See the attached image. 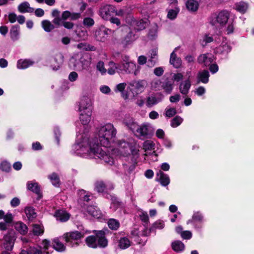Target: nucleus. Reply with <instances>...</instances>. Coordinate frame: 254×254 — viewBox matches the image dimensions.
Returning a JSON list of instances; mask_svg holds the SVG:
<instances>
[{"mask_svg": "<svg viewBox=\"0 0 254 254\" xmlns=\"http://www.w3.org/2000/svg\"><path fill=\"white\" fill-rule=\"evenodd\" d=\"M114 146L115 147V148L113 149V151L115 153H117V155L125 156H127V154H129V151L130 149L127 142L120 140L116 142Z\"/></svg>", "mask_w": 254, "mask_h": 254, "instance_id": "obj_7", "label": "nucleus"}, {"mask_svg": "<svg viewBox=\"0 0 254 254\" xmlns=\"http://www.w3.org/2000/svg\"><path fill=\"white\" fill-rule=\"evenodd\" d=\"M203 222V216L199 212H194L191 219L187 221V224L192 223L195 229L201 228V226H198L197 224H201Z\"/></svg>", "mask_w": 254, "mask_h": 254, "instance_id": "obj_15", "label": "nucleus"}, {"mask_svg": "<svg viewBox=\"0 0 254 254\" xmlns=\"http://www.w3.org/2000/svg\"><path fill=\"white\" fill-rule=\"evenodd\" d=\"M15 228L21 234L25 235L27 233L28 228L27 226L22 222H18L15 224Z\"/></svg>", "mask_w": 254, "mask_h": 254, "instance_id": "obj_42", "label": "nucleus"}, {"mask_svg": "<svg viewBox=\"0 0 254 254\" xmlns=\"http://www.w3.org/2000/svg\"><path fill=\"white\" fill-rule=\"evenodd\" d=\"M84 233L77 231L70 232L64 234L63 236L65 241L69 243L72 247H77L79 245V242H73V241H78L84 237Z\"/></svg>", "mask_w": 254, "mask_h": 254, "instance_id": "obj_5", "label": "nucleus"}, {"mask_svg": "<svg viewBox=\"0 0 254 254\" xmlns=\"http://www.w3.org/2000/svg\"><path fill=\"white\" fill-rule=\"evenodd\" d=\"M130 86L133 87L137 93L142 92L146 85L144 80L134 81L129 83Z\"/></svg>", "mask_w": 254, "mask_h": 254, "instance_id": "obj_27", "label": "nucleus"}, {"mask_svg": "<svg viewBox=\"0 0 254 254\" xmlns=\"http://www.w3.org/2000/svg\"><path fill=\"white\" fill-rule=\"evenodd\" d=\"M209 73L207 70H203L198 72L197 75V82L207 83L209 81Z\"/></svg>", "mask_w": 254, "mask_h": 254, "instance_id": "obj_31", "label": "nucleus"}, {"mask_svg": "<svg viewBox=\"0 0 254 254\" xmlns=\"http://www.w3.org/2000/svg\"><path fill=\"white\" fill-rule=\"evenodd\" d=\"M123 123L124 125L132 132L134 131L136 127H137V123L129 116H126L123 119Z\"/></svg>", "mask_w": 254, "mask_h": 254, "instance_id": "obj_21", "label": "nucleus"}, {"mask_svg": "<svg viewBox=\"0 0 254 254\" xmlns=\"http://www.w3.org/2000/svg\"><path fill=\"white\" fill-rule=\"evenodd\" d=\"M86 211L89 215L96 219L101 218L103 216L102 212L97 206H89L87 207Z\"/></svg>", "mask_w": 254, "mask_h": 254, "instance_id": "obj_25", "label": "nucleus"}, {"mask_svg": "<svg viewBox=\"0 0 254 254\" xmlns=\"http://www.w3.org/2000/svg\"><path fill=\"white\" fill-rule=\"evenodd\" d=\"M50 181L52 184L55 186V187L58 188L60 187L61 185V182L60 180V178L59 175L54 173H53L50 177Z\"/></svg>", "mask_w": 254, "mask_h": 254, "instance_id": "obj_44", "label": "nucleus"}, {"mask_svg": "<svg viewBox=\"0 0 254 254\" xmlns=\"http://www.w3.org/2000/svg\"><path fill=\"white\" fill-rule=\"evenodd\" d=\"M35 62L30 59H20L17 61V67L18 69H25L34 64Z\"/></svg>", "mask_w": 254, "mask_h": 254, "instance_id": "obj_29", "label": "nucleus"}, {"mask_svg": "<svg viewBox=\"0 0 254 254\" xmlns=\"http://www.w3.org/2000/svg\"><path fill=\"white\" fill-rule=\"evenodd\" d=\"M27 189L36 194L39 199L42 196L41 189L38 184L34 181H28L27 183Z\"/></svg>", "mask_w": 254, "mask_h": 254, "instance_id": "obj_18", "label": "nucleus"}, {"mask_svg": "<svg viewBox=\"0 0 254 254\" xmlns=\"http://www.w3.org/2000/svg\"><path fill=\"white\" fill-rule=\"evenodd\" d=\"M126 83H121L117 85L115 89L116 91H119L122 93V97L125 99H127L128 98V96L127 94H125L123 92L126 87Z\"/></svg>", "mask_w": 254, "mask_h": 254, "instance_id": "obj_47", "label": "nucleus"}, {"mask_svg": "<svg viewBox=\"0 0 254 254\" xmlns=\"http://www.w3.org/2000/svg\"><path fill=\"white\" fill-rule=\"evenodd\" d=\"M52 246L53 248L58 252H63L65 250V246L58 238H56L53 240Z\"/></svg>", "mask_w": 254, "mask_h": 254, "instance_id": "obj_34", "label": "nucleus"}, {"mask_svg": "<svg viewBox=\"0 0 254 254\" xmlns=\"http://www.w3.org/2000/svg\"><path fill=\"white\" fill-rule=\"evenodd\" d=\"M117 130L113 124H106L101 126L98 138L89 140L86 133H78L75 143L72 147V151L77 155L90 158L100 159L105 163L112 165L114 159L107 153V148L115 141Z\"/></svg>", "mask_w": 254, "mask_h": 254, "instance_id": "obj_1", "label": "nucleus"}, {"mask_svg": "<svg viewBox=\"0 0 254 254\" xmlns=\"http://www.w3.org/2000/svg\"><path fill=\"white\" fill-rule=\"evenodd\" d=\"M17 9L20 13H33L34 11V8L30 7V4L27 1L21 3L18 6Z\"/></svg>", "mask_w": 254, "mask_h": 254, "instance_id": "obj_30", "label": "nucleus"}, {"mask_svg": "<svg viewBox=\"0 0 254 254\" xmlns=\"http://www.w3.org/2000/svg\"><path fill=\"white\" fill-rule=\"evenodd\" d=\"M151 128L150 124L143 123L140 126L137 125V127L133 132L139 138L144 139L151 134Z\"/></svg>", "mask_w": 254, "mask_h": 254, "instance_id": "obj_6", "label": "nucleus"}, {"mask_svg": "<svg viewBox=\"0 0 254 254\" xmlns=\"http://www.w3.org/2000/svg\"><path fill=\"white\" fill-rule=\"evenodd\" d=\"M0 169L3 171L8 172L11 170L10 164L7 161L2 162L0 165Z\"/></svg>", "mask_w": 254, "mask_h": 254, "instance_id": "obj_53", "label": "nucleus"}, {"mask_svg": "<svg viewBox=\"0 0 254 254\" xmlns=\"http://www.w3.org/2000/svg\"><path fill=\"white\" fill-rule=\"evenodd\" d=\"M79 195L81 199H82L84 201L88 202L89 200H90L91 195L89 193L86 192L84 190H80L79 191Z\"/></svg>", "mask_w": 254, "mask_h": 254, "instance_id": "obj_56", "label": "nucleus"}, {"mask_svg": "<svg viewBox=\"0 0 254 254\" xmlns=\"http://www.w3.org/2000/svg\"><path fill=\"white\" fill-rule=\"evenodd\" d=\"M214 60V56L211 53L200 55L197 59L199 64H203L205 66H209Z\"/></svg>", "mask_w": 254, "mask_h": 254, "instance_id": "obj_17", "label": "nucleus"}, {"mask_svg": "<svg viewBox=\"0 0 254 254\" xmlns=\"http://www.w3.org/2000/svg\"><path fill=\"white\" fill-rule=\"evenodd\" d=\"M71 61L75 62L74 64V68L78 70L87 69L91 65V58L87 54L84 55L78 61L74 59H72Z\"/></svg>", "mask_w": 254, "mask_h": 254, "instance_id": "obj_8", "label": "nucleus"}, {"mask_svg": "<svg viewBox=\"0 0 254 254\" xmlns=\"http://www.w3.org/2000/svg\"><path fill=\"white\" fill-rule=\"evenodd\" d=\"M213 41V38L209 35L205 34L202 38L201 44L203 46H205L207 44L212 42Z\"/></svg>", "mask_w": 254, "mask_h": 254, "instance_id": "obj_54", "label": "nucleus"}, {"mask_svg": "<svg viewBox=\"0 0 254 254\" xmlns=\"http://www.w3.org/2000/svg\"><path fill=\"white\" fill-rule=\"evenodd\" d=\"M130 245L129 240L127 238H122L119 240V246L122 249H125L129 247Z\"/></svg>", "mask_w": 254, "mask_h": 254, "instance_id": "obj_46", "label": "nucleus"}, {"mask_svg": "<svg viewBox=\"0 0 254 254\" xmlns=\"http://www.w3.org/2000/svg\"><path fill=\"white\" fill-rule=\"evenodd\" d=\"M93 110V100L88 96H83L79 103V110L91 111Z\"/></svg>", "mask_w": 254, "mask_h": 254, "instance_id": "obj_11", "label": "nucleus"}, {"mask_svg": "<svg viewBox=\"0 0 254 254\" xmlns=\"http://www.w3.org/2000/svg\"><path fill=\"white\" fill-rule=\"evenodd\" d=\"M138 151L139 150L137 149H133L131 150V154H129V157L133 158L132 162L133 163H136V159L138 157Z\"/></svg>", "mask_w": 254, "mask_h": 254, "instance_id": "obj_61", "label": "nucleus"}, {"mask_svg": "<svg viewBox=\"0 0 254 254\" xmlns=\"http://www.w3.org/2000/svg\"><path fill=\"white\" fill-rule=\"evenodd\" d=\"M178 48H176L174 51L171 53L170 55V63L173 66L178 68L181 67L182 65V60L180 58L177 57L175 53V52L177 50Z\"/></svg>", "mask_w": 254, "mask_h": 254, "instance_id": "obj_28", "label": "nucleus"}, {"mask_svg": "<svg viewBox=\"0 0 254 254\" xmlns=\"http://www.w3.org/2000/svg\"><path fill=\"white\" fill-rule=\"evenodd\" d=\"M86 245L90 248H96L97 247V237L94 236H90L85 239Z\"/></svg>", "mask_w": 254, "mask_h": 254, "instance_id": "obj_39", "label": "nucleus"}, {"mask_svg": "<svg viewBox=\"0 0 254 254\" xmlns=\"http://www.w3.org/2000/svg\"><path fill=\"white\" fill-rule=\"evenodd\" d=\"M79 119L83 125H88L91 120L92 112L91 111L79 110Z\"/></svg>", "mask_w": 254, "mask_h": 254, "instance_id": "obj_20", "label": "nucleus"}, {"mask_svg": "<svg viewBox=\"0 0 254 254\" xmlns=\"http://www.w3.org/2000/svg\"><path fill=\"white\" fill-rule=\"evenodd\" d=\"M97 247L105 248L108 245V241L105 236V232L99 231L96 233Z\"/></svg>", "mask_w": 254, "mask_h": 254, "instance_id": "obj_23", "label": "nucleus"}, {"mask_svg": "<svg viewBox=\"0 0 254 254\" xmlns=\"http://www.w3.org/2000/svg\"><path fill=\"white\" fill-rule=\"evenodd\" d=\"M154 143L151 140H146L143 143V149L145 150H152L154 149Z\"/></svg>", "mask_w": 254, "mask_h": 254, "instance_id": "obj_50", "label": "nucleus"}, {"mask_svg": "<svg viewBox=\"0 0 254 254\" xmlns=\"http://www.w3.org/2000/svg\"><path fill=\"white\" fill-rule=\"evenodd\" d=\"M87 12H88V15L90 17H85L83 19L82 24L85 27L90 28L95 24L94 20L91 17L94 15V12L91 8H89Z\"/></svg>", "mask_w": 254, "mask_h": 254, "instance_id": "obj_24", "label": "nucleus"}, {"mask_svg": "<svg viewBox=\"0 0 254 254\" xmlns=\"http://www.w3.org/2000/svg\"><path fill=\"white\" fill-rule=\"evenodd\" d=\"M172 248L174 251L180 252L184 250L185 246L182 242L176 241L172 243Z\"/></svg>", "mask_w": 254, "mask_h": 254, "instance_id": "obj_41", "label": "nucleus"}, {"mask_svg": "<svg viewBox=\"0 0 254 254\" xmlns=\"http://www.w3.org/2000/svg\"><path fill=\"white\" fill-rule=\"evenodd\" d=\"M222 41L220 46L216 48V52L221 54H227L231 50V47L228 43L225 38L222 37Z\"/></svg>", "mask_w": 254, "mask_h": 254, "instance_id": "obj_19", "label": "nucleus"}, {"mask_svg": "<svg viewBox=\"0 0 254 254\" xmlns=\"http://www.w3.org/2000/svg\"><path fill=\"white\" fill-rule=\"evenodd\" d=\"M209 23L213 26L225 27L227 34L233 33L235 29V18L231 16L230 12L227 10H222L212 14Z\"/></svg>", "mask_w": 254, "mask_h": 254, "instance_id": "obj_2", "label": "nucleus"}, {"mask_svg": "<svg viewBox=\"0 0 254 254\" xmlns=\"http://www.w3.org/2000/svg\"><path fill=\"white\" fill-rule=\"evenodd\" d=\"M54 133L55 137L56 139L57 145L60 144L59 136L61 135V132L59 128L58 127H55L54 129Z\"/></svg>", "mask_w": 254, "mask_h": 254, "instance_id": "obj_60", "label": "nucleus"}, {"mask_svg": "<svg viewBox=\"0 0 254 254\" xmlns=\"http://www.w3.org/2000/svg\"><path fill=\"white\" fill-rule=\"evenodd\" d=\"M156 180L159 181L163 186H167L170 183L169 176L164 174L161 171H159L157 173Z\"/></svg>", "mask_w": 254, "mask_h": 254, "instance_id": "obj_26", "label": "nucleus"}, {"mask_svg": "<svg viewBox=\"0 0 254 254\" xmlns=\"http://www.w3.org/2000/svg\"><path fill=\"white\" fill-rule=\"evenodd\" d=\"M191 83L190 79H187L184 82H182L179 86L180 92L184 95H187L190 89Z\"/></svg>", "mask_w": 254, "mask_h": 254, "instance_id": "obj_33", "label": "nucleus"}, {"mask_svg": "<svg viewBox=\"0 0 254 254\" xmlns=\"http://www.w3.org/2000/svg\"><path fill=\"white\" fill-rule=\"evenodd\" d=\"M64 57L59 52H57L54 56L52 57L51 60V66L54 70H58L62 63L63 62Z\"/></svg>", "mask_w": 254, "mask_h": 254, "instance_id": "obj_13", "label": "nucleus"}, {"mask_svg": "<svg viewBox=\"0 0 254 254\" xmlns=\"http://www.w3.org/2000/svg\"><path fill=\"white\" fill-rule=\"evenodd\" d=\"M77 47L80 50H84L86 51H92L93 50V49H94V47L93 46H91V47H90L89 45H87L84 43L78 44L77 46Z\"/></svg>", "mask_w": 254, "mask_h": 254, "instance_id": "obj_59", "label": "nucleus"}, {"mask_svg": "<svg viewBox=\"0 0 254 254\" xmlns=\"http://www.w3.org/2000/svg\"><path fill=\"white\" fill-rule=\"evenodd\" d=\"M78 76V74L75 71H72L69 73L68 75V79L71 82H73L76 80Z\"/></svg>", "mask_w": 254, "mask_h": 254, "instance_id": "obj_63", "label": "nucleus"}, {"mask_svg": "<svg viewBox=\"0 0 254 254\" xmlns=\"http://www.w3.org/2000/svg\"><path fill=\"white\" fill-rule=\"evenodd\" d=\"M114 186L112 184H105L102 181H97L95 184V189L98 192H103L108 190H112Z\"/></svg>", "mask_w": 254, "mask_h": 254, "instance_id": "obj_22", "label": "nucleus"}, {"mask_svg": "<svg viewBox=\"0 0 254 254\" xmlns=\"http://www.w3.org/2000/svg\"><path fill=\"white\" fill-rule=\"evenodd\" d=\"M33 232L35 235H40L43 233V231L41 227L37 224H35L33 226Z\"/></svg>", "mask_w": 254, "mask_h": 254, "instance_id": "obj_58", "label": "nucleus"}, {"mask_svg": "<svg viewBox=\"0 0 254 254\" xmlns=\"http://www.w3.org/2000/svg\"><path fill=\"white\" fill-rule=\"evenodd\" d=\"M181 237L184 239H190L192 237V234L190 231H184L181 233Z\"/></svg>", "mask_w": 254, "mask_h": 254, "instance_id": "obj_62", "label": "nucleus"}, {"mask_svg": "<svg viewBox=\"0 0 254 254\" xmlns=\"http://www.w3.org/2000/svg\"><path fill=\"white\" fill-rule=\"evenodd\" d=\"M54 23L58 26L63 25L65 28L69 29L72 28L73 27V23L64 21L60 18H55L54 19Z\"/></svg>", "mask_w": 254, "mask_h": 254, "instance_id": "obj_40", "label": "nucleus"}, {"mask_svg": "<svg viewBox=\"0 0 254 254\" xmlns=\"http://www.w3.org/2000/svg\"><path fill=\"white\" fill-rule=\"evenodd\" d=\"M139 217L142 222H143L145 225H147L149 222V217L147 212H141L139 214Z\"/></svg>", "mask_w": 254, "mask_h": 254, "instance_id": "obj_57", "label": "nucleus"}, {"mask_svg": "<svg viewBox=\"0 0 254 254\" xmlns=\"http://www.w3.org/2000/svg\"><path fill=\"white\" fill-rule=\"evenodd\" d=\"M183 119L179 117L176 116L171 121V126L173 127H176L183 122Z\"/></svg>", "mask_w": 254, "mask_h": 254, "instance_id": "obj_49", "label": "nucleus"}, {"mask_svg": "<svg viewBox=\"0 0 254 254\" xmlns=\"http://www.w3.org/2000/svg\"><path fill=\"white\" fill-rule=\"evenodd\" d=\"M131 25L135 30L139 31L145 28L146 23L142 19L139 20H134L132 21Z\"/></svg>", "mask_w": 254, "mask_h": 254, "instance_id": "obj_35", "label": "nucleus"}, {"mask_svg": "<svg viewBox=\"0 0 254 254\" xmlns=\"http://www.w3.org/2000/svg\"><path fill=\"white\" fill-rule=\"evenodd\" d=\"M25 213L28 219L30 221H32L33 219L35 218L37 216L34 209L31 207H26L25 209Z\"/></svg>", "mask_w": 254, "mask_h": 254, "instance_id": "obj_43", "label": "nucleus"}, {"mask_svg": "<svg viewBox=\"0 0 254 254\" xmlns=\"http://www.w3.org/2000/svg\"><path fill=\"white\" fill-rule=\"evenodd\" d=\"M164 226L165 224L164 222L161 220H158L152 224L149 230H148L146 228H144L141 235L147 236L149 234L150 232L155 231L156 229H162Z\"/></svg>", "mask_w": 254, "mask_h": 254, "instance_id": "obj_16", "label": "nucleus"}, {"mask_svg": "<svg viewBox=\"0 0 254 254\" xmlns=\"http://www.w3.org/2000/svg\"><path fill=\"white\" fill-rule=\"evenodd\" d=\"M109 67L108 69L107 72L110 75H113L116 72V70H117L118 73H121L120 71V64H116L113 62H110L109 63Z\"/></svg>", "mask_w": 254, "mask_h": 254, "instance_id": "obj_37", "label": "nucleus"}, {"mask_svg": "<svg viewBox=\"0 0 254 254\" xmlns=\"http://www.w3.org/2000/svg\"><path fill=\"white\" fill-rule=\"evenodd\" d=\"M115 7L111 5H104L99 9V15L104 20H109L115 13Z\"/></svg>", "mask_w": 254, "mask_h": 254, "instance_id": "obj_10", "label": "nucleus"}, {"mask_svg": "<svg viewBox=\"0 0 254 254\" xmlns=\"http://www.w3.org/2000/svg\"><path fill=\"white\" fill-rule=\"evenodd\" d=\"M3 219H4L5 223H10L12 221L13 216L11 213H7L6 214H5Z\"/></svg>", "mask_w": 254, "mask_h": 254, "instance_id": "obj_64", "label": "nucleus"}, {"mask_svg": "<svg viewBox=\"0 0 254 254\" xmlns=\"http://www.w3.org/2000/svg\"><path fill=\"white\" fill-rule=\"evenodd\" d=\"M114 31L111 29L104 25H101L94 30L93 36L97 41L105 42L108 40L110 35Z\"/></svg>", "mask_w": 254, "mask_h": 254, "instance_id": "obj_4", "label": "nucleus"}, {"mask_svg": "<svg viewBox=\"0 0 254 254\" xmlns=\"http://www.w3.org/2000/svg\"><path fill=\"white\" fill-rule=\"evenodd\" d=\"M163 87L165 91L167 93L170 94L173 90V83L171 81H167L164 84Z\"/></svg>", "mask_w": 254, "mask_h": 254, "instance_id": "obj_51", "label": "nucleus"}, {"mask_svg": "<svg viewBox=\"0 0 254 254\" xmlns=\"http://www.w3.org/2000/svg\"><path fill=\"white\" fill-rule=\"evenodd\" d=\"M54 216L57 220L61 222H65L70 219L71 215L65 209H59L55 211Z\"/></svg>", "mask_w": 254, "mask_h": 254, "instance_id": "obj_12", "label": "nucleus"}, {"mask_svg": "<svg viewBox=\"0 0 254 254\" xmlns=\"http://www.w3.org/2000/svg\"><path fill=\"white\" fill-rule=\"evenodd\" d=\"M120 64V71L121 73H133L136 75L139 71L140 67L129 59V57L127 55L122 56V63Z\"/></svg>", "mask_w": 254, "mask_h": 254, "instance_id": "obj_3", "label": "nucleus"}, {"mask_svg": "<svg viewBox=\"0 0 254 254\" xmlns=\"http://www.w3.org/2000/svg\"><path fill=\"white\" fill-rule=\"evenodd\" d=\"M15 240L16 236L15 231L14 230H10L4 237V242L3 244L4 248L6 251L12 250Z\"/></svg>", "mask_w": 254, "mask_h": 254, "instance_id": "obj_9", "label": "nucleus"}, {"mask_svg": "<svg viewBox=\"0 0 254 254\" xmlns=\"http://www.w3.org/2000/svg\"><path fill=\"white\" fill-rule=\"evenodd\" d=\"M248 8V4L244 1H240L235 4V9L240 13H244Z\"/></svg>", "mask_w": 254, "mask_h": 254, "instance_id": "obj_38", "label": "nucleus"}, {"mask_svg": "<svg viewBox=\"0 0 254 254\" xmlns=\"http://www.w3.org/2000/svg\"><path fill=\"white\" fill-rule=\"evenodd\" d=\"M187 9L191 12L196 11L198 8L199 4L195 0H188L186 3Z\"/></svg>", "mask_w": 254, "mask_h": 254, "instance_id": "obj_36", "label": "nucleus"}, {"mask_svg": "<svg viewBox=\"0 0 254 254\" xmlns=\"http://www.w3.org/2000/svg\"><path fill=\"white\" fill-rule=\"evenodd\" d=\"M176 110L175 108H167L165 109V116L171 118L176 114Z\"/></svg>", "mask_w": 254, "mask_h": 254, "instance_id": "obj_55", "label": "nucleus"}, {"mask_svg": "<svg viewBox=\"0 0 254 254\" xmlns=\"http://www.w3.org/2000/svg\"><path fill=\"white\" fill-rule=\"evenodd\" d=\"M164 96L163 94L159 93L152 94L147 98L146 106L148 107H151L161 102Z\"/></svg>", "mask_w": 254, "mask_h": 254, "instance_id": "obj_14", "label": "nucleus"}, {"mask_svg": "<svg viewBox=\"0 0 254 254\" xmlns=\"http://www.w3.org/2000/svg\"><path fill=\"white\" fill-rule=\"evenodd\" d=\"M109 227L114 230H117L120 225L119 222L115 219H110L108 222Z\"/></svg>", "mask_w": 254, "mask_h": 254, "instance_id": "obj_45", "label": "nucleus"}, {"mask_svg": "<svg viewBox=\"0 0 254 254\" xmlns=\"http://www.w3.org/2000/svg\"><path fill=\"white\" fill-rule=\"evenodd\" d=\"M97 69L100 72V73L102 74H105L107 72V70L104 67V64L103 62L100 61L96 65Z\"/></svg>", "mask_w": 254, "mask_h": 254, "instance_id": "obj_52", "label": "nucleus"}, {"mask_svg": "<svg viewBox=\"0 0 254 254\" xmlns=\"http://www.w3.org/2000/svg\"><path fill=\"white\" fill-rule=\"evenodd\" d=\"M20 26L15 25L12 26L10 30V36L13 41H17L19 38Z\"/></svg>", "mask_w": 254, "mask_h": 254, "instance_id": "obj_32", "label": "nucleus"}, {"mask_svg": "<svg viewBox=\"0 0 254 254\" xmlns=\"http://www.w3.org/2000/svg\"><path fill=\"white\" fill-rule=\"evenodd\" d=\"M179 10L180 9L177 6H175L174 9L169 10L167 14L168 18L170 19H174L177 17Z\"/></svg>", "mask_w": 254, "mask_h": 254, "instance_id": "obj_48", "label": "nucleus"}]
</instances>
